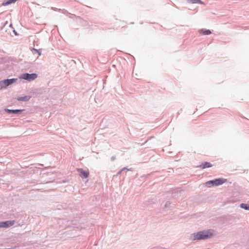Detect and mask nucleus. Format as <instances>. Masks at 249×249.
Segmentation results:
<instances>
[{"mask_svg": "<svg viewBox=\"0 0 249 249\" xmlns=\"http://www.w3.org/2000/svg\"><path fill=\"white\" fill-rule=\"evenodd\" d=\"M197 232L200 240H205L212 238L216 235V232L213 229H207Z\"/></svg>", "mask_w": 249, "mask_h": 249, "instance_id": "nucleus-1", "label": "nucleus"}, {"mask_svg": "<svg viewBox=\"0 0 249 249\" xmlns=\"http://www.w3.org/2000/svg\"><path fill=\"white\" fill-rule=\"evenodd\" d=\"M226 179L219 178L213 180H209L205 183V185L207 187H211L213 186H216L223 184Z\"/></svg>", "mask_w": 249, "mask_h": 249, "instance_id": "nucleus-2", "label": "nucleus"}, {"mask_svg": "<svg viewBox=\"0 0 249 249\" xmlns=\"http://www.w3.org/2000/svg\"><path fill=\"white\" fill-rule=\"evenodd\" d=\"M37 77V75L36 73H25L21 74L19 78L20 79L26 80L28 81H32L36 79Z\"/></svg>", "mask_w": 249, "mask_h": 249, "instance_id": "nucleus-3", "label": "nucleus"}, {"mask_svg": "<svg viewBox=\"0 0 249 249\" xmlns=\"http://www.w3.org/2000/svg\"><path fill=\"white\" fill-rule=\"evenodd\" d=\"M77 171L79 176L82 178H86L89 175V172L88 171H85L82 168L77 169Z\"/></svg>", "mask_w": 249, "mask_h": 249, "instance_id": "nucleus-4", "label": "nucleus"}, {"mask_svg": "<svg viewBox=\"0 0 249 249\" xmlns=\"http://www.w3.org/2000/svg\"><path fill=\"white\" fill-rule=\"evenodd\" d=\"M15 223V221H6L0 222V228H8L13 226Z\"/></svg>", "mask_w": 249, "mask_h": 249, "instance_id": "nucleus-5", "label": "nucleus"}, {"mask_svg": "<svg viewBox=\"0 0 249 249\" xmlns=\"http://www.w3.org/2000/svg\"><path fill=\"white\" fill-rule=\"evenodd\" d=\"M189 240L192 242L200 241L198 232L191 234L189 236Z\"/></svg>", "mask_w": 249, "mask_h": 249, "instance_id": "nucleus-6", "label": "nucleus"}, {"mask_svg": "<svg viewBox=\"0 0 249 249\" xmlns=\"http://www.w3.org/2000/svg\"><path fill=\"white\" fill-rule=\"evenodd\" d=\"M24 110V109H10L7 108L5 109V111L9 114L13 113L16 114H19Z\"/></svg>", "mask_w": 249, "mask_h": 249, "instance_id": "nucleus-7", "label": "nucleus"}, {"mask_svg": "<svg viewBox=\"0 0 249 249\" xmlns=\"http://www.w3.org/2000/svg\"><path fill=\"white\" fill-rule=\"evenodd\" d=\"M17 80V79L16 78H11V79H7L3 80L4 83H5V85L6 87H8L10 86V85L13 84Z\"/></svg>", "mask_w": 249, "mask_h": 249, "instance_id": "nucleus-8", "label": "nucleus"}, {"mask_svg": "<svg viewBox=\"0 0 249 249\" xmlns=\"http://www.w3.org/2000/svg\"><path fill=\"white\" fill-rule=\"evenodd\" d=\"M198 32L200 34H202L203 35H209L212 33L211 31L210 30L206 29H200Z\"/></svg>", "mask_w": 249, "mask_h": 249, "instance_id": "nucleus-9", "label": "nucleus"}, {"mask_svg": "<svg viewBox=\"0 0 249 249\" xmlns=\"http://www.w3.org/2000/svg\"><path fill=\"white\" fill-rule=\"evenodd\" d=\"M212 166V165L211 163L208 162H204L202 163L199 167L202 169H205L206 168H209Z\"/></svg>", "mask_w": 249, "mask_h": 249, "instance_id": "nucleus-10", "label": "nucleus"}, {"mask_svg": "<svg viewBox=\"0 0 249 249\" xmlns=\"http://www.w3.org/2000/svg\"><path fill=\"white\" fill-rule=\"evenodd\" d=\"M31 97L29 96H24L23 97H19L17 98V100L18 101H24L26 102L30 100Z\"/></svg>", "mask_w": 249, "mask_h": 249, "instance_id": "nucleus-11", "label": "nucleus"}, {"mask_svg": "<svg viewBox=\"0 0 249 249\" xmlns=\"http://www.w3.org/2000/svg\"><path fill=\"white\" fill-rule=\"evenodd\" d=\"M189 3H200L201 4H204V3L201 0H187Z\"/></svg>", "mask_w": 249, "mask_h": 249, "instance_id": "nucleus-12", "label": "nucleus"}, {"mask_svg": "<svg viewBox=\"0 0 249 249\" xmlns=\"http://www.w3.org/2000/svg\"><path fill=\"white\" fill-rule=\"evenodd\" d=\"M17 0H8L6 2H3L2 4L3 6H6V5L10 4L11 3H14Z\"/></svg>", "mask_w": 249, "mask_h": 249, "instance_id": "nucleus-13", "label": "nucleus"}, {"mask_svg": "<svg viewBox=\"0 0 249 249\" xmlns=\"http://www.w3.org/2000/svg\"><path fill=\"white\" fill-rule=\"evenodd\" d=\"M240 208L246 210H249V204L241 203L240 205Z\"/></svg>", "mask_w": 249, "mask_h": 249, "instance_id": "nucleus-14", "label": "nucleus"}, {"mask_svg": "<svg viewBox=\"0 0 249 249\" xmlns=\"http://www.w3.org/2000/svg\"><path fill=\"white\" fill-rule=\"evenodd\" d=\"M6 87L4 83L3 80H1L0 81V90L6 88Z\"/></svg>", "mask_w": 249, "mask_h": 249, "instance_id": "nucleus-15", "label": "nucleus"}, {"mask_svg": "<svg viewBox=\"0 0 249 249\" xmlns=\"http://www.w3.org/2000/svg\"><path fill=\"white\" fill-rule=\"evenodd\" d=\"M171 202L170 201H167L164 206V208H169L170 207V205H171Z\"/></svg>", "mask_w": 249, "mask_h": 249, "instance_id": "nucleus-16", "label": "nucleus"}, {"mask_svg": "<svg viewBox=\"0 0 249 249\" xmlns=\"http://www.w3.org/2000/svg\"><path fill=\"white\" fill-rule=\"evenodd\" d=\"M123 170H126L127 171H133V169L132 168H127V167H124L123 169Z\"/></svg>", "mask_w": 249, "mask_h": 249, "instance_id": "nucleus-17", "label": "nucleus"}, {"mask_svg": "<svg viewBox=\"0 0 249 249\" xmlns=\"http://www.w3.org/2000/svg\"><path fill=\"white\" fill-rule=\"evenodd\" d=\"M123 171V169H122L121 170H120L117 173V176H119V175H120L121 174V173H122V172Z\"/></svg>", "mask_w": 249, "mask_h": 249, "instance_id": "nucleus-18", "label": "nucleus"}, {"mask_svg": "<svg viewBox=\"0 0 249 249\" xmlns=\"http://www.w3.org/2000/svg\"><path fill=\"white\" fill-rule=\"evenodd\" d=\"M116 158L115 156H112L111 158V161H113L115 160Z\"/></svg>", "mask_w": 249, "mask_h": 249, "instance_id": "nucleus-19", "label": "nucleus"}, {"mask_svg": "<svg viewBox=\"0 0 249 249\" xmlns=\"http://www.w3.org/2000/svg\"><path fill=\"white\" fill-rule=\"evenodd\" d=\"M35 50L38 53L39 55L41 54V53L37 50L35 49Z\"/></svg>", "mask_w": 249, "mask_h": 249, "instance_id": "nucleus-20", "label": "nucleus"}, {"mask_svg": "<svg viewBox=\"0 0 249 249\" xmlns=\"http://www.w3.org/2000/svg\"><path fill=\"white\" fill-rule=\"evenodd\" d=\"M14 32L16 35H17V32L15 31V30H14Z\"/></svg>", "mask_w": 249, "mask_h": 249, "instance_id": "nucleus-21", "label": "nucleus"}]
</instances>
